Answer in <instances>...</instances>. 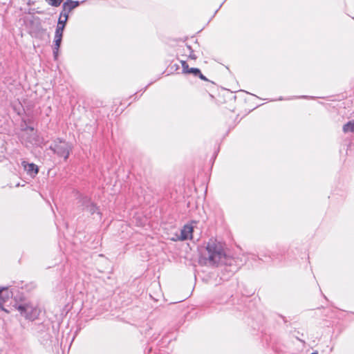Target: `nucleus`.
I'll list each match as a JSON object with an SVG mask.
<instances>
[{
	"label": "nucleus",
	"instance_id": "obj_1",
	"mask_svg": "<svg viewBox=\"0 0 354 354\" xmlns=\"http://www.w3.org/2000/svg\"><path fill=\"white\" fill-rule=\"evenodd\" d=\"M207 254H201L209 264L214 265L221 263L226 258L223 243L217 241L216 239H209L205 247Z\"/></svg>",
	"mask_w": 354,
	"mask_h": 354
},
{
	"label": "nucleus",
	"instance_id": "obj_2",
	"mask_svg": "<svg viewBox=\"0 0 354 354\" xmlns=\"http://www.w3.org/2000/svg\"><path fill=\"white\" fill-rule=\"evenodd\" d=\"M73 149V144L62 138L53 139L49 146V149L51 150L54 154L59 158H63L64 160H68Z\"/></svg>",
	"mask_w": 354,
	"mask_h": 354
},
{
	"label": "nucleus",
	"instance_id": "obj_3",
	"mask_svg": "<svg viewBox=\"0 0 354 354\" xmlns=\"http://www.w3.org/2000/svg\"><path fill=\"white\" fill-rule=\"evenodd\" d=\"M15 304L13 306L20 313L21 315L26 319L34 321L39 315L40 310L30 303L22 301V297H19V299L21 303L17 301V296H15Z\"/></svg>",
	"mask_w": 354,
	"mask_h": 354
},
{
	"label": "nucleus",
	"instance_id": "obj_4",
	"mask_svg": "<svg viewBox=\"0 0 354 354\" xmlns=\"http://www.w3.org/2000/svg\"><path fill=\"white\" fill-rule=\"evenodd\" d=\"M21 166L27 174L31 177H35L39 173V167L35 163H29L26 160H22Z\"/></svg>",
	"mask_w": 354,
	"mask_h": 354
},
{
	"label": "nucleus",
	"instance_id": "obj_5",
	"mask_svg": "<svg viewBox=\"0 0 354 354\" xmlns=\"http://www.w3.org/2000/svg\"><path fill=\"white\" fill-rule=\"evenodd\" d=\"M35 330L36 333L39 335L41 337L44 338V339H48L50 338V335L48 333L49 330V324H46L44 322H42L41 324L35 325Z\"/></svg>",
	"mask_w": 354,
	"mask_h": 354
},
{
	"label": "nucleus",
	"instance_id": "obj_6",
	"mask_svg": "<svg viewBox=\"0 0 354 354\" xmlns=\"http://www.w3.org/2000/svg\"><path fill=\"white\" fill-rule=\"evenodd\" d=\"M10 294L13 296V293L10 292L8 288H0V310L6 313L9 311L3 307V304L8 300Z\"/></svg>",
	"mask_w": 354,
	"mask_h": 354
},
{
	"label": "nucleus",
	"instance_id": "obj_7",
	"mask_svg": "<svg viewBox=\"0 0 354 354\" xmlns=\"http://www.w3.org/2000/svg\"><path fill=\"white\" fill-rule=\"evenodd\" d=\"M194 227L191 225H185L180 232V236L179 238L181 241H186L192 239V234Z\"/></svg>",
	"mask_w": 354,
	"mask_h": 354
},
{
	"label": "nucleus",
	"instance_id": "obj_8",
	"mask_svg": "<svg viewBox=\"0 0 354 354\" xmlns=\"http://www.w3.org/2000/svg\"><path fill=\"white\" fill-rule=\"evenodd\" d=\"M257 259L264 262H268L270 260L272 259L271 254L269 251L261 252L258 256L254 254L252 255L253 260L256 261Z\"/></svg>",
	"mask_w": 354,
	"mask_h": 354
},
{
	"label": "nucleus",
	"instance_id": "obj_9",
	"mask_svg": "<svg viewBox=\"0 0 354 354\" xmlns=\"http://www.w3.org/2000/svg\"><path fill=\"white\" fill-rule=\"evenodd\" d=\"M84 211L89 212L91 215L95 213H97L98 214H100V212H99L98 207L93 202H91L89 205H88L87 207L86 208V209H84Z\"/></svg>",
	"mask_w": 354,
	"mask_h": 354
},
{
	"label": "nucleus",
	"instance_id": "obj_10",
	"mask_svg": "<svg viewBox=\"0 0 354 354\" xmlns=\"http://www.w3.org/2000/svg\"><path fill=\"white\" fill-rule=\"evenodd\" d=\"M342 130L344 133H354V119L349 120L345 124H344Z\"/></svg>",
	"mask_w": 354,
	"mask_h": 354
},
{
	"label": "nucleus",
	"instance_id": "obj_11",
	"mask_svg": "<svg viewBox=\"0 0 354 354\" xmlns=\"http://www.w3.org/2000/svg\"><path fill=\"white\" fill-rule=\"evenodd\" d=\"M68 15H65V13L64 14V13H60L57 26L65 28L66 25L67 24V21H68Z\"/></svg>",
	"mask_w": 354,
	"mask_h": 354
},
{
	"label": "nucleus",
	"instance_id": "obj_12",
	"mask_svg": "<svg viewBox=\"0 0 354 354\" xmlns=\"http://www.w3.org/2000/svg\"><path fill=\"white\" fill-rule=\"evenodd\" d=\"M91 200L90 198L87 196H82L80 198L79 203L82 207V209L84 210L87 207V205L91 203Z\"/></svg>",
	"mask_w": 354,
	"mask_h": 354
},
{
	"label": "nucleus",
	"instance_id": "obj_13",
	"mask_svg": "<svg viewBox=\"0 0 354 354\" xmlns=\"http://www.w3.org/2000/svg\"><path fill=\"white\" fill-rule=\"evenodd\" d=\"M73 8L70 6V4H68V3L66 1L64 2L63 5H62V10L60 13H65V15H68V13L73 10Z\"/></svg>",
	"mask_w": 354,
	"mask_h": 354
},
{
	"label": "nucleus",
	"instance_id": "obj_14",
	"mask_svg": "<svg viewBox=\"0 0 354 354\" xmlns=\"http://www.w3.org/2000/svg\"><path fill=\"white\" fill-rule=\"evenodd\" d=\"M180 62L183 68V73L188 74L191 68L189 67V65L187 64L186 61L181 60Z\"/></svg>",
	"mask_w": 354,
	"mask_h": 354
},
{
	"label": "nucleus",
	"instance_id": "obj_15",
	"mask_svg": "<svg viewBox=\"0 0 354 354\" xmlns=\"http://www.w3.org/2000/svg\"><path fill=\"white\" fill-rule=\"evenodd\" d=\"M48 3L53 7H58L62 3V0H45Z\"/></svg>",
	"mask_w": 354,
	"mask_h": 354
},
{
	"label": "nucleus",
	"instance_id": "obj_16",
	"mask_svg": "<svg viewBox=\"0 0 354 354\" xmlns=\"http://www.w3.org/2000/svg\"><path fill=\"white\" fill-rule=\"evenodd\" d=\"M201 70L198 68H191L188 74H192L194 77H198Z\"/></svg>",
	"mask_w": 354,
	"mask_h": 354
},
{
	"label": "nucleus",
	"instance_id": "obj_17",
	"mask_svg": "<svg viewBox=\"0 0 354 354\" xmlns=\"http://www.w3.org/2000/svg\"><path fill=\"white\" fill-rule=\"evenodd\" d=\"M66 1L68 3V4H70V6L73 8L75 9V8H77V6H80V2L78 1H73V0H66Z\"/></svg>",
	"mask_w": 354,
	"mask_h": 354
},
{
	"label": "nucleus",
	"instance_id": "obj_18",
	"mask_svg": "<svg viewBox=\"0 0 354 354\" xmlns=\"http://www.w3.org/2000/svg\"><path fill=\"white\" fill-rule=\"evenodd\" d=\"M62 41L61 39H54V45H53V48H56V49H59L60 48V46H61V44H62Z\"/></svg>",
	"mask_w": 354,
	"mask_h": 354
},
{
	"label": "nucleus",
	"instance_id": "obj_19",
	"mask_svg": "<svg viewBox=\"0 0 354 354\" xmlns=\"http://www.w3.org/2000/svg\"><path fill=\"white\" fill-rule=\"evenodd\" d=\"M64 28H64V27L57 26L56 29H55V33L63 35Z\"/></svg>",
	"mask_w": 354,
	"mask_h": 354
},
{
	"label": "nucleus",
	"instance_id": "obj_20",
	"mask_svg": "<svg viewBox=\"0 0 354 354\" xmlns=\"http://www.w3.org/2000/svg\"><path fill=\"white\" fill-rule=\"evenodd\" d=\"M59 49H56L55 48H53V57H54V59L56 60L58 57V55H59Z\"/></svg>",
	"mask_w": 354,
	"mask_h": 354
},
{
	"label": "nucleus",
	"instance_id": "obj_21",
	"mask_svg": "<svg viewBox=\"0 0 354 354\" xmlns=\"http://www.w3.org/2000/svg\"><path fill=\"white\" fill-rule=\"evenodd\" d=\"M188 57H189V58H190L192 59H194V60L197 59V57L194 54V50H191V52H189V54Z\"/></svg>",
	"mask_w": 354,
	"mask_h": 354
},
{
	"label": "nucleus",
	"instance_id": "obj_22",
	"mask_svg": "<svg viewBox=\"0 0 354 354\" xmlns=\"http://www.w3.org/2000/svg\"><path fill=\"white\" fill-rule=\"evenodd\" d=\"M198 77H199L202 80L208 81L207 77L202 74L201 71H200Z\"/></svg>",
	"mask_w": 354,
	"mask_h": 354
},
{
	"label": "nucleus",
	"instance_id": "obj_23",
	"mask_svg": "<svg viewBox=\"0 0 354 354\" xmlns=\"http://www.w3.org/2000/svg\"><path fill=\"white\" fill-rule=\"evenodd\" d=\"M62 37H63V35H60V34L55 32V38L54 39L62 40Z\"/></svg>",
	"mask_w": 354,
	"mask_h": 354
},
{
	"label": "nucleus",
	"instance_id": "obj_24",
	"mask_svg": "<svg viewBox=\"0 0 354 354\" xmlns=\"http://www.w3.org/2000/svg\"><path fill=\"white\" fill-rule=\"evenodd\" d=\"M298 97L299 98H304V99L313 98V97H310V96H308V95H301V96H299Z\"/></svg>",
	"mask_w": 354,
	"mask_h": 354
},
{
	"label": "nucleus",
	"instance_id": "obj_25",
	"mask_svg": "<svg viewBox=\"0 0 354 354\" xmlns=\"http://www.w3.org/2000/svg\"><path fill=\"white\" fill-rule=\"evenodd\" d=\"M26 130H29L30 131H34V128L32 127H30V126H28L26 128Z\"/></svg>",
	"mask_w": 354,
	"mask_h": 354
},
{
	"label": "nucleus",
	"instance_id": "obj_26",
	"mask_svg": "<svg viewBox=\"0 0 354 354\" xmlns=\"http://www.w3.org/2000/svg\"><path fill=\"white\" fill-rule=\"evenodd\" d=\"M37 138H38L37 135L35 134L34 138H33V141L35 142V143H37Z\"/></svg>",
	"mask_w": 354,
	"mask_h": 354
},
{
	"label": "nucleus",
	"instance_id": "obj_27",
	"mask_svg": "<svg viewBox=\"0 0 354 354\" xmlns=\"http://www.w3.org/2000/svg\"><path fill=\"white\" fill-rule=\"evenodd\" d=\"M279 316L283 319L284 323L287 322V319H286V318L285 317H283V315H279Z\"/></svg>",
	"mask_w": 354,
	"mask_h": 354
},
{
	"label": "nucleus",
	"instance_id": "obj_28",
	"mask_svg": "<svg viewBox=\"0 0 354 354\" xmlns=\"http://www.w3.org/2000/svg\"><path fill=\"white\" fill-rule=\"evenodd\" d=\"M187 48L188 49V50L189 52H191V50H193V49L192 48L191 46H189V45H187Z\"/></svg>",
	"mask_w": 354,
	"mask_h": 354
},
{
	"label": "nucleus",
	"instance_id": "obj_29",
	"mask_svg": "<svg viewBox=\"0 0 354 354\" xmlns=\"http://www.w3.org/2000/svg\"><path fill=\"white\" fill-rule=\"evenodd\" d=\"M152 84V82L149 83L147 86H146L145 87V88L143 89V92H145V91H146V89L147 88V87H148L150 84Z\"/></svg>",
	"mask_w": 354,
	"mask_h": 354
},
{
	"label": "nucleus",
	"instance_id": "obj_30",
	"mask_svg": "<svg viewBox=\"0 0 354 354\" xmlns=\"http://www.w3.org/2000/svg\"><path fill=\"white\" fill-rule=\"evenodd\" d=\"M30 286H31V288H34L35 287V285L33 283H31Z\"/></svg>",
	"mask_w": 354,
	"mask_h": 354
},
{
	"label": "nucleus",
	"instance_id": "obj_31",
	"mask_svg": "<svg viewBox=\"0 0 354 354\" xmlns=\"http://www.w3.org/2000/svg\"><path fill=\"white\" fill-rule=\"evenodd\" d=\"M176 67V69H178V66L177 64H174V66Z\"/></svg>",
	"mask_w": 354,
	"mask_h": 354
},
{
	"label": "nucleus",
	"instance_id": "obj_32",
	"mask_svg": "<svg viewBox=\"0 0 354 354\" xmlns=\"http://www.w3.org/2000/svg\"><path fill=\"white\" fill-rule=\"evenodd\" d=\"M311 354H318L317 352H313Z\"/></svg>",
	"mask_w": 354,
	"mask_h": 354
}]
</instances>
